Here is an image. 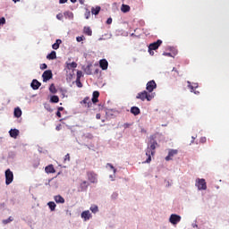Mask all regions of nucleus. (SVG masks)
Listing matches in <instances>:
<instances>
[{
  "label": "nucleus",
  "mask_w": 229,
  "mask_h": 229,
  "mask_svg": "<svg viewBox=\"0 0 229 229\" xmlns=\"http://www.w3.org/2000/svg\"><path fill=\"white\" fill-rule=\"evenodd\" d=\"M158 148V142L157 140L150 139L148 148L146 149V156L148 157L146 163L149 164L151 162V157H155L156 149Z\"/></svg>",
  "instance_id": "obj_1"
},
{
  "label": "nucleus",
  "mask_w": 229,
  "mask_h": 229,
  "mask_svg": "<svg viewBox=\"0 0 229 229\" xmlns=\"http://www.w3.org/2000/svg\"><path fill=\"white\" fill-rule=\"evenodd\" d=\"M155 98V95L153 93H148V91L143 90L137 94L136 99H140V101H151Z\"/></svg>",
  "instance_id": "obj_2"
},
{
  "label": "nucleus",
  "mask_w": 229,
  "mask_h": 229,
  "mask_svg": "<svg viewBox=\"0 0 229 229\" xmlns=\"http://www.w3.org/2000/svg\"><path fill=\"white\" fill-rule=\"evenodd\" d=\"M195 185L198 187L199 191H207V182L205 179L197 178Z\"/></svg>",
  "instance_id": "obj_3"
},
{
  "label": "nucleus",
  "mask_w": 229,
  "mask_h": 229,
  "mask_svg": "<svg viewBox=\"0 0 229 229\" xmlns=\"http://www.w3.org/2000/svg\"><path fill=\"white\" fill-rule=\"evenodd\" d=\"M160 46H162V40L161 39H157V42L151 43L148 46L149 55H151V51H157V49H158V47H160Z\"/></svg>",
  "instance_id": "obj_4"
},
{
  "label": "nucleus",
  "mask_w": 229,
  "mask_h": 229,
  "mask_svg": "<svg viewBox=\"0 0 229 229\" xmlns=\"http://www.w3.org/2000/svg\"><path fill=\"white\" fill-rule=\"evenodd\" d=\"M13 182V172L10 169L5 171V184L10 185Z\"/></svg>",
  "instance_id": "obj_5"
},
{
  "label": "nucleus",
  "mask_w": 229,
  "mask_h": 229,
  "mask_svg": "<svg viewBox=\"0 0 229 229\" xmlns=\"http://www.w3.org/2000/svg\"><path fill=\"white\" fill-rule=\"evenodd\" d=\"M87 176L90 183H98V174H94V172H88Z\"/></svg>",
  "instance_id": "obj_6"
},
{
  "label": "nucleus",
  "mask_w": 229,
  "mask_h": 229,
  "mask_svg": "<svg viewBox=\"0 0 229 229\" xmlns=\"http://www.w3.org/2000/svg\"><path fill=\"white\" fill-rule=\"evenodd\" d=\"M155 89H157V82H155V81H150L147 83L146 90L148 91L149 94H151Z\"/></svg>",
  "instance_id": "obj_7"
},
{
  "label": "nucleus",
  "mask_w": 229,
  "mask_h": 229,
  "mask_svg": "<svg viewBox=\"0 0 229 229\" xmlns=\"http://www.w3.org/2000/svg\"><path fill=\"white\" fill-rule=\"evenodd\" d=\"M42 78L44 82L49 81V80L53 78V72H51V70L45 71L42 74Z\"/></svg>",
  "instance_id": "obj_8"
},
{
  "label": "nucleus",
  "mask_w": 229,
  "mask_h": 229,
  "mask_svg": "<svg viewBox=\"0 0 229 229\" xmlns=\"http://www.w3.org/2000/svg\"><path fill=\"white\" fill-rule=\"evenodd\" d=\"M180 221H182V216L174 214L171 215L170 223H172V225H178Z\"/></svg>",
  "instance_id": "obj_9"
},
{
  "label": "nucleus",
  "mask_w": 229,
  "mask_h": 229,
  "mask_svg": "<svg viewBox=\"0 0 229 229\" xmlns=\"http://www.w3.org/2000/svg\"><path fill=\"white\" fill-rule=\"evenodd\" d=\"M178 155L177 149H169L168 156L165 157L166 162H169V160H173V157Z\"/></svg>",
  "instance_id": "obj_10"
},
{
  "label": "nucleus",
  "mask_w": 229,
  "mask_h": 229,
  "mask_svg": "<svg viewBox=\"0 0 229 229\" xmlns=\"http://www.w3.org/2000/svg\"><path fill=\"white\" fill-rule=\"evenodd\" d=\"M92 101L90 100V98L86 97L81 102V105H84L86 108H90L92 106Z\"/></svg>",
  "instance_id": "obj_11"
},
{
  "label": "nucleus",
  "mask_w": 229,
  "mask_h": 229,
  "mask_svg": "<svg viewBox=\"0 0 229 229\" xmlns=\"http://www.w3.org/2000/svg\"><path fill=\"white\" fill-rule=\"evenodd\" d=\"M40 85H42V83L34 79L30 84V87L33 89V90H38V89H40Z\"/></svg>",
  "instance_id": "obj_12"
},
{
  "label": "nucleus",
  "mask_w": 229,
  "mask_h": 229,
  "mask_svg": "<svg viewBox=\"0 0 229 229\" xmlns=\"http://www.w3.org/2000/svg\"><path fill=\"white\" fill-rule=\"evenodd\" d=\"M99 65L102 68V71H106V69H108V61H106V59H101L99 61Z\"/></svg>",
  "instance_id": "obj_13"
},
{
  "label": "nucleus",
  "mask_w": 229,
  "mask_h": 229,
  "mask_svg": "<svg viewBox=\"0 0 229 229\" xmlns=\"http://www.w3.org/2000/svg\"><path fill=\"white\" fill-rule=\"evenodd\" d=\"M81 217L84 221H89V219L92 217V215L90 214V211L86 210L81 213Z\"/></svg>",
  "instance_id": "obj_14"
},
{
  "label": "nucleus",
  "mask_w": 229,
  "mask_h": 229,
  "mask_svg": "<svg viewBox=\"0 0 229 229\" xmlns=\"http://www.w3.org/2000/svg\"><path fill=\"white\" fill-rule=\"evenodd\" d=\"M99 91H94L93 92V97H92V103L96 104V103H98L99 102Z\"/></svg>",
  "instance_id": "obj_15"
},
{
  "label": "nucleus",
  "mask_w": 229,
  "mask_h": 229,
  "mask_svg": "<svg viewBox=\"0 0 229 229\" xmlns=\"http://www.w3.org/2000/svg\"><path fill=\"white\" fill-rule=\"evenodd\" d=\"M10 136L13 138V139H17V137H19V130L17 129H12L10 131Z\"/></svg>",
  "instance_id": "obj_16"
},
{
  "label": "nucleus",
  "mask_w": 229,
  "mask_h": 229,
  "mask_svg": "<svg viewBox=\"0 0 229 229\" xmlns=\"http://www.w3.org/2000/svg\"><path fill=\"white\" fill-rule=\"evenodd\" d=\"M54 199L55 203H65V199H64V197H62L61 195L55 196Z\"/></svg>",
  "instance_id": "obj_17"
},
{
  "label": "nucleus",
  "mask_w": 229,
  "mask_h": 229,
  "mask_svg": "<svg viewBox=\"0 0 229 229\" xmlns=\"http://www.w3.org/2000/svg\"><path fill=\"white\" fill-rule=\"evenodd\" d=\"M131 114L133 115H139V114H140V109L138 106H132L131 107Z\"/></svg>",
  "instance_id": "obj_18"
},
{
  "label": "nucleus",
  "mask_w": 229,
  "mask_h": 229,
  "mask_svg": "<svg viewBox=\"0 0 229 229\" xmlns=\"http://www.w3.org/2000/svg\"><path fill=\"white\" fill-rule=\"evenodd\" d=\"M45 171H46V173H47V174L55 173V166H53V165H49L46 166Z\"/></svg>",
  "instance_id": "obj_19"
},
{
  "label": "nucleus",
  "mask_w": 229,
  "mask_h": 229,
  "mask_svg": "<svg viewBox=\"0 0 229 229\" xmlns=\"http://www.w3.org/2000/svg\"><path fill=\"white\" fill-rule=\"evenodd\" d=\"M130 10H131L130 5L124 4H122L121 11L123 13H128V12H130Z\"/></svg>",
  "instance_id": "obj_20"
},
{
  "label": "nucleus",
  "mask_w": 229,
  "mask_h": 229,
  "mask_svg": "<svg viewBox=\"0 0 229 229\" xmlns=\"http://www.w3.org/2000/svg\"><path fill=\"white\" fill-rule=\"evenodd\" d=\"M99 12H101V7L100 6H97L96 8H94V7L91 8L92 15H98Z\"/></svg>",
  "instance_id": "obj_21"
},
{
  "label": "nucleus",
  "mask_w": 229,
  "mask_h": 229,
  "mask_svg": "<svg viewBox=\"0 0 229 229\" xmlns=\"http://www.w3.org/2000/svg\"><path fill=\"white\" fill-rule=\"evenodd\" d=\"M83 31L88 37H92V29H90V27H84Z\"/></svg>",
  "instance_id": "obj_22"
},
{
  "label": "nucleus",
  "mask_w": 229,
  "mask_h": 229,
  "mask_svg": "<svg viewBox=\"0 0 229 229\" xmlns=\"http://www.w3.org/2000/svg\"><path fill=\"white\" fill-rule=\"evenodd\" d=\"M47 60H56V52L52 51L50 54L47 55Z\"/></svg>",
  "instance_id": "obj_23"
},
{
  "label": "nucleus",
  "mask_w": 229,
  "mask_h": 229,
  "mask_svg": "<svg viewBox=\"0 0 229 229\" xmlns=\"http://www.w3.org/2000/svg\"><path fill=\"white\" fill-rule=\"evenodd\" d=\"M66 67L67 69H69V71H71V69H76V67H78V64H76L75 62L67 63Z\"/></svg>",
  "instance_id": "obj_24"
},
{
  "label": "nucleus",
  "mask_w": 229,
  "mask_h": 229,
  "mask_svg": "<svg viewBox=\"0 0 229 229\" xmlns=\"http://www.w3.org/2000/svg\"><path fill=\"white\" fill-rule=\"evenodd\" d=\"M89 182L87 181H83L81 183V191H87V189H89Z\"/></svg>",
  "instance_id": "obj_25"
},
{
  "label": "nucleus",
  "mask_w": 229,
  "mask_h": 229,
  "mask_svg": "<svg viewBox=\"0 0 229 229\" xmlns=\"http://www.w3.org/2000/svg\"><path fill=\"white\" fill-rule=\"evenodd\" d=\"M60 44H62V39H56L55 43L52 45V47L56 50L60 47Z\"/></svg>",
  "instance_id": "obj_26"
},
{
  "label": "nucleus",
  "mask_w": 229,
  "mask_h": 229,
  "mask_svg": "<svg viewBox=\"0 0 229 229\" xmlns=\"http://www.w3.org/2000/svg\"><path fill=\"white\" fill-rule=\"evenodd\" d=\"M21 115H22V111L21 110V108L16 107L14 109V116L19 118L21 117Z\"/></svg>",
  "instance_id": "obj_27"
},
{
  "label": "nucleus",
  "mask_w": 229,
  "mask_h": 229,
  "mask_svg": "<svg viewBox=\"0 0 229 229\" xmlns=\"http://www.w3.org/2000/svg\"><path fill=\"white\" fill-rule=\"evenodd\" d=\"M188 83V87L189 89H191V92H194V94H196V91H194V89H198V84H194V86H192L191 84V81H187Z\"/></svg>",
  "instance_id": "obj_28"
},
{
  "label": "nucleus",
  "mask_w": 229,
  "mask_h": 229,
  "mask_svg": "<svg viewBox=\"0 0 229 229\" xmlns=\"http://www.w3.org/2000/svg\"><path fill=\"white\" fill-rule=\"evenodd\" d=\"M47 205L52 212L56 208V204L54 201L48 202Z\"/></svg>",
  "instance_id": "obj_29"
},
{
  "label": "nucleus",
  "mask_w": 229,
  "mask_h": 229,
  "mask_svg": "<svg viewBox=\"0 0 229 229\" xmlns=\"http://www.w3.org/2000/svg\"><path fill=\"white\" fill-rule=\"evenodd\" d=\"M51 103H58L60 101V98L58 96L54 95L50 98Z\"/></svg>",
  "instance_id": "obj_30"
},
{
  "label": "nucleus",
  "mask_w": 229,
  "mask_h": 229,
  "mask_svg": "<svg viewBox=\"0 0 229 229\" xmlns=\"http://www.w3.org/2000/svg\"><path fill=\"white\" fill-rule=\"evenodd\" d=\"M49 90L52 94H56L57 90H56V87H55V84H51L49 87Z\"/></svg>",
  "instance_id": "obj_31"
},
{
  "label": "nucleus",
  "mask_w": 229,
  "mask_h": 229,
  "mask_svg": "<svg viewBox=\"0 0 229 229\" xmlns=\"http://www.w3.org/2000/svg\"><path fill=\"white\" fill-rule=\"evenodd\" d=\"M89 210H91L93 214H96L97 212H98L99 208H98V206L94 205L90 207Z\"/></svg>",
  "instance_id": "obj_32"
},
{
  "label": "nucleus",
  "mask_w": 229,
  "mask_h": 229,
  "mask_svg": "<svg viewBox=\"0 0 229 229\" xmlns=\"http://www.w3.org/2000/svg\"><path fill=\"white\" fill-rule=\"evenodd\" d=\"M75 83L79 89H81V87H83V83H81V79H76Z\"/></svg>",
  "instance_id": "obj_33"
},
{
  "label": "nucleus",
  "mask_w": 229,
  "mask_h": 229,
  "mask_svg": "<svg viewBox=\"0 0 229 229\" xmlns=\"http://www.w3.org/2000/svg\"><path fill=\"white\" fill-rule=\"evenodd\" d=\"M13 221V218L10 216L8 219L3 220L4 225H8V223H12Z\"/></svg>",
  "instance_id": "obj_34"
},
{
  "label": "nucleus",
  "mask_w": 229,
  "mask_h": 229,
  "mask_svg": "<svg viewBox=\"0 0 229 229\" xmlns=\"http://www.w3.org/2000/svg\"><path fill=\"white\" fill-rule=\"evenodd\" d=\"M64 15H67L70 19H74V14L71 12L64 13Z\"/></svg>",
  "instance_id": "obj_35"
},
{
  "label": "nucleus",
  "mask_w": 229,
  "mask_h": 229,
  "mask_svg": "<svg viewBox=\"0 0 229 229\" xmlns=\"http://www.w3.org/2000/svg\"><path fill=\"white\" fill-rule=\"evenodd\" d=\"M106 166H107V167H110V169H113V173H114V174L116 173L117 170L115 169V167H114V165H113L112 164L108 163V164L106 165Z\"/></svg>",
  "instance_id": "obj_36"
},
{
  "label": "nucleus",
  "mask_w": 229,
  "mask_h": 229,
  "mask_svg": "<svg viewBox=\"0 0 229 229\" xmlns=\"http://www.w3.org/2000/svg\"><path fill=\"white\" fill-rule=\"evenodd\" d=\"M64 162H71V155L66 154L64 156Z\"/></svg>",
  "instance_id": "obj_37"
},
{
  "label": "nucleus",
  "mask_w": 229,
  "mask_h": 229,
  "mask_svg": "<svg viewBox=\"0 0 229 229\" xmlns=\"http://www.w3.org/2000/svg\"><path fill=\"white\" fill-rule=\"evenodd\" d=\"M84 39H85V36H81L76 38L77 42H82V40Z\"/></svg>",
  "instance_id": "obj_38"
},
{
  "label": "nucleus",
  "mask_w": 229,
  "mask_h": 229,
  "mask_svg": "<svg viewBox=\"0 0 229 229\" xmlns=\"http://www.w3.org/2000/svg\"><path fill=\"white\" fill-rule=\"evenodd\" d=\"M82 72L81 71L77 72V79L76 80H81Z\"/></svg>",
  "instance_id": "obj_39"
},
{
  "label": "nucleus",
  "mask_w": 229,
  "mask_h": 229,
  "mask_svg": "<svg viewBox=\"0 0 229 229\" xmlns=\"http://www.w3.org/2000/svg\"><path fill=\"white\" fill-rule=\"evenodd\" d=\"M2 24H6V19H4V17L0 18V26Z\"/></svg>",
  "instance_id": "obj_40"
},
{
  "label": "nucleus",
  "mask_w": 229,
  "mask_h": 229,
  "mask_svg": "<svg viewBox=\"0 0 229 229\" xmlns=\"http://www.w3.org/2000/svg\"><path fill=\"white\" fill-rule=\"evenodd\" d=\"M84 15L86 19H90V11H87Z\"/></svg>",
  "instance_id": "obj_41"
},
{
  "label": "nucleus",
  "mask_w": 229,
  "mask_h": 229,
  "mask_svg": "<svg viewBox=\"0 0 229 229\" xmlns=\"http://www.w3.org/2000/svg\"><path fill=\"white\" fill-rule=\"evenodd\" d=\"M40 69H41L42 71L47 69V64H42L40 65Z\"/></svg>",
  "instance_id": "obj_42"
},
{
  "label": "nucleus",
  "mask_w": 229,
  "mask_h": 229,
  "mask_svg": "<svg viewBox=\"0 0 229 229\" xmlns=\"http://www.w3.org/2000/svg\"><path fill=\"white\" fill-rule=\"evenodd\" d=\"M55 130L57 131H60V130H62V124H58L56 127H55Z\"/></svg>",
  "instance_id": "obj_43"
},
{
  "label": "nucleus",
  "mask_w": 229,
  "mask_h": 229,
  "mask_svg": "<svg viewBox=\"0 0 229 229\" xmlns=\"http://www.w3.org/2000/svg\"><path fill=\"white\" fill-rule=\"evenodd\" d=\"M62 14L61 13H59V14H57L56 15V19H58V21H62Z\"/></svg>",
  "instance_id": "obj_44"
},
{
  "label": "nucleus",
  "mask_w": 229,
  "mask_h": 229,
  "mask_svg": "<svg viewBox=\"0 0 229 229\" xmlns=\"http://www.w3.org/2000/svg\"><path fill=\"white\" fill-rule=\"evenodd\" d=\"M130 126H131V123H124L123 124V128H130Z\"/></svg>",
  "instance_id": "obj_45"
},
{
  "label": "nucleus",
  "mask_w": 229,
  "mask_h": 229,
  "mask_svg": "<svg viewBox=\"0 0 229 229\" xmlns=\"http://www.w3.org/2000/svg\"><path fill=\"white\" fill-rule=\"evenodd\" d=\"M200 142H202V143L207 142V138H205V137H204V138H201V139H200Z\"/></svg>",
  "instance_id": "obj_46"
},
{
  "label": "nucleus",
  "mask_w": 229,
  "mask_h": 229,
  "mask_svg": "<svg viewBox=\"0 0 229 229\" xmlns=\"http://www.w3.org/2000/svg\"><path fill=\"white\" fill-rule=\"evenodd\" d=\"M112 23V18H108L106 21V24H111Z\"/></svg>",
  "instance_id": "obj_47"
},
{
  "label": "nucleus",
  "mask_w": 229,
  "mask_h": 229,
  "mask_svg": "<svg viewBox=\"0 0 229 229\" xmlns=\"http://www.w3.org/2000/svg\"><path fill=\"white\" fill-rule=\"evenodd\" d=\"M66 2H67V0H59L60 4H64V3H66Z\"/></svg>",
  "instance_id": "obj_48"
},
{
  "label": "nucleus",
  "mask_w": 229,
  "mask_h": 229,
  "mask_svg": "<svg viewBox=\"0 0 229 229\" xmlns=\"http://www.w3.org/2000/svg\"><path fill=\"white\" fill-rule=\"evenodd\" d=\"M96 119H101V114H96Z\"/></svg>",
  "instance_id": "obj_49"
},
{
  "label": "nucleus",
  "mask_w": 229,
  "mask_h": 229,
  "mask_svg": "<svg viewBox=\"0 0 229 229\" xmlns=\"http://www.w3.org/2000/svg\"><path fill=\"white\" fill-rule=\"evenodd\" d=\"M56 115L57 117H62V113H60V111H57Z\"/></svg>",
  "instance_id": "obj_50"
},
{
  "label": "nucleus",
  "mask_w": 229,
  "mask_h": 229,
  "mask_svg": "<svg viewBox=\"0 0 229 229\" xmlns=\"http://www.w3.org/2000/svg\"><path fill=\"white\" fill-rule=\"evenodd\" d=\"M58 112H64V107L63 106L58 107Z\"/></svg>",
  "instance_id": "obj_51"
},
{
  "label": "nucleus",
  "mask_w": 229,
  "mask_h": 229,
  "mask_svg": "<svg viewBox=\"0 0 229 229\" xmlns=\"http://www.w3.org/2000/svg\"><path fill=\"white\" fill-rule=\"evenodd\" d=\"M81 4H83V3H85V0H79Z\"/></svg>",
  "instance_id": "obj_52"
},
{
  "label": "nucleus",
  "mask_w": 229,
  "mask_h": 229,
  "mask_svg": "<svg viewBox=\"0 0 229 229\" xmlns=\"http://www.w3.org/2000/svg\"><path fill=\"white\" fill-rule=\"evenodd\" d=\"M112 197H113V198H117V193H114V194L112 195Z\"/></svg>",
  "instance_id": "obj_53"
},
{
  "label": "nucleus",
  "mask_w": 229,
  "mask_h": 229,
  "mask_svg": "<svg viewBox=\"0 0 229 229\" xmlns=\"http://www.w3.org/2000/svg\"><path fill=\"white\" fill-rule=\"evenodd\" d=\"M173 71H174L178 74V70H176V68H174Z\"/></svg>",
  "instance_id": "obj_54"
},
{
  "label": "nucleus",
  "mask_w": 229,
  "mask_h": 229,
  "mask_svg": "<svg viewBox=\"0 0 229 229\" xmlns=\"http://www.w3.org/2000/svg\"><path fill=\"white\" fill-rule=\"evenodd\" d=\"M13 3H19V1H21V0H13Z\"/></svg>",
  "instance_id": "obj_55"
},
{
  "label": "nucleus",
  "mask_w": 229,
  "mask_h": 229,
  "mask_svg": "<svg viewBox=\"0 0 229 229\" xmlns=\"http://www.w3.org/2000/svg\"><path fill=\"white\" fill-rule=\"evenodd\" d=\"M166 56H171V53L165 54Z\"/></svg>",
  "instance_id": "obj_56"
},
{
  "label": "nucleus",
  "mask_w": 229,
  "mask_h": 229,
  "mask_svg": "<svg viewBox=\"0 0 229 229\" xmlns=\"http://www.w3.org/2000/svg\"><path fill=\"white\" fill-rule=\"evenodd\" d=\"M71 3H76V0H71Z\"/></svg>",
  "instance_id": "obj_57"
},
{
  "label": "nucleus",
  "mask_w": 229,
  "mask_h": 229,
  "mask_svg": "<svg viewBox=\"0 0 229 229\" xmlns=\"http://www.w3.org/2000/svg\"><path fill=\"white\" fill-rule=\"evenodd\" d=\"M150 55H155V52H153V50H151V54Z\"/></svg>",
  "instance_id": "obj_58"
},
{
  "label": "nucleus",
  "mask_w": 229,
  "mask_h": 229,
  "mask_svg": "<svg viewBox=\"0 0 229 229\" xmlns=\"http://www.w3.org/2000/svg\"><path fill=\"white\" fill-rule=\"evenodd\" d=\"M194 139H196V138L192 137V140H194Z\"/></svg>",
  "instance_id": "obj_59"
}]
</instances>
